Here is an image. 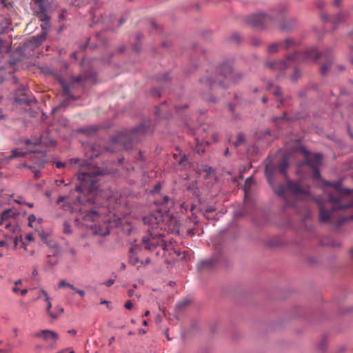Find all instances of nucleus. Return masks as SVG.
<instances>
[{"label": "nucleus", "mask_w": 353, "mask_h": 353, "mask_svg": "<svg viewBox=\"0 0 353 353\" xmlns=\"http://www.w3.org/2000/svg\"><path fill=\"white\" fill-rule=\"evenodd\" d=\"M19 215L18 211L14 208H9L4 210L0 216V225H4L6 229L15 233L18 230V226L13 225V221Z\"/></svg>", "instance_id": "obj_9"}, {"label": "nucleus", "mask_w": 353, "mask_h": 353, "mask_svg": "<svg viewBox=\"0 0 353 353\" xmlns=\"http://www.w3.org/2000/svg\"><path fill=\"white\" fill-rule=\"evenodd\" d=\"M39 236L42 240V241L44 243L46 241H47L49 237L51 236L50 234L48 232H46L43 230L39 232Z\"/></svg>", "instance_id": "obj_29"}, {"label": "nucleus", "mask_w": 353, "mask_h": 353, "mask_svg": "<svg viewBox=\"0 0 353 353\" xmlns=\"http://www.w3.org/2000/svg\"><path fill=\"white\" fill-rule=\"evenodd\" d=\"M296 46V43L291 39H287L284 41L283 46L285 50H289Z\"/></svg>", "instance_id": "obj_22"}, {"label": "nucleus", "mask_w": 353, "mask_h": 353, "mask_svg": "<svg viewBox=\"0 0 353 353\" xmlns=\"http://www.w3.org/2000/svg\"><path fill=\"white\" fill-rule=\"evenodd\" d=\"M252 183H253V178L252 176L248 177L245 181V188H244V192H245V197L248 196L249 192H250L249 188L252 185Z\"/></svg>", "instance_id": "obj_21"}, {"label": "nucleus", "mask_w": 353, "mask_h": 353, "mask_svg": "<svg viewBox=\"0 0 353 353\" xmlns=\"http://www.w3.org/2000/svg\"><path fill=\"white\" fill-rule=\"evenodd\" d=\"M214 263V261L212 259L203 261L199 263L198 268L201 270L204 269L205 268H211L212 267Z\"/></svg>", "instance_id": "obj_20"}, {"label": "nucleus", "mask_w": 353, "mask_h": 353, "mask_svg": "<svg viewBox=\"0 0 353 353\" xmlns=\"http://www.w3.org/2000/svg\"><path fill=\"white\" fill-rule=\"evenodd\" d=\"M70 162L72 164H77L80 162V159H71Z\"/></svg>", "instance_id": "obj_50"}, {"label": "nucleus", "mask_w": 353, "mask_h": 353, "mask_svg": "<svg viewBox=\"0 0 353 353\" xmlns=\"http://www.w3.org/2000/svg\"><path fill=\"white\" fill-rule=\"evenodd\" d=\"M36 220V217L34 214H30L29 216H28V221H29V225H31V224L35 221Z\"/></svg>", "instance_id": "obj_41"}, {"label": "nucleus", "mask_w": 353, "mask_h": 353, "mask_svg": "<svg viewBox=\"0 0 353 353\" xmlns=\"http://www.w3.org/2000/svg\"><path fill=\"white\" fill-rule=\"evenodd\" d=\"M216 72H219L218 81L212 79L214 69H211L210 71L207 70L206 74L199 81L202 88H206L208 92L215 91L219 88H225L232 82L235 83L241 77L240 74H234L233 73L232 65L230 63L223 64Z\"/></svg>", "instance_id": "obj_5"}, {"label": "nucleus", "mask_w": 353, "mask_h": 353, "mask_svg": "<svg viewBox=\"0 0 353 353\" xmlns=\"http://www.w3.org/2000/svg\"><path fill=\"white\" fill-rule=\"evenodd\" d=\"M245 141V137L242 134H238L237 141L233 143L235 147L239 146L240 144Z\"/></svg>", "instance_id": "obj_34"}, {"label": "nucleus", "mask_w": 353, "mask_h": 353, "mask_svg": "<svg viewBox=\"0 0 353 353\" xmlns=\"http://www.w3.org/2000/svg\"><path fill=\"white\" fill-rule=\"evenodd\" d=\"M205 99L207 101H211V102H214L215 101V99L214 98L210 97H208V96L205 97Z\"/></svg>", "instance_id": "obj_53"}, {"label": "nucleus", "mask_w": 353, "mask_h": 353, "mask_svg": "<svg viewBox=\"0 0 353 353\" xmlns=\"http://www.w3.org/2000/svg\"><path fill=\"white\" fill-rule=\"evenodd\" d=\"M161 188V186L160 184H157L154 188V190H153V192H158Z\"/></svg>", "instance_id": "obj_47"}, {"label": "nucleus", "mask_w": 353, "mask_h": 353, "mask_svg": "<svg viewBox=\"0 0 353 353\" xmlns=\"http://www.w3.org/2000/svg\"><path fill=\"white\" fill-rule=\"evenodd\" d=\"M161 234L150 233L142 239L141 246L145 250H152L154 248L161 247L165 250V244L163 240Z\"/></svg>", "instance_id": "obj_10"}, {"label": "nucleus", "mask_w": 353, "mask_h": 353, "mask_svg": "<svg viewBox=\"0 0 353 353\" xmlns=\"http://www.w3.org/2000/svg\"><path fill=\"white\" fill-rule=\"evenodd\" d=\"M51 307H52V304H51L50 301H48V303H47L46 311H47V312L50 314V316L52 318L57 319V315L56 314L50 312Z\"/></svg>", "instance_id": "obj_35"}, {"label": "nucleus", "mask_w": 353, "mask_h": 353, "mask_svg": "<svg viewBox=\"0 0 353 353\" xmlns=\"http://www.w3.org/2000/svg\"><path fill=\"white\" fill-rule=\"evenodd\" d=\"M321 19H322L323 21H328V20H329V17H328V15H327V14H325V13L322 14H321Z\"/></svg>", "instance_id": "obj_46"}, {"label": "nucleus", "mask_w": 353, "mask_h": 353, "mask_svg": "<svg viewBox=\"0 0 353 353\" xmlns=\"http://www.w3.org/2000/svg\"><path fill=\"white\" fill-rule=\"evenodd\" d=\"M159 205H165V208H169L173 205L172 201L168 196H164L162 201H157Z\"/></svg>", "instance_id": "obj_19"}, {"label": "nucleus", "mask_w": 353, "mask_h": 353, "mask_svg": "<svg viewBox=\"0 0 353 353\" xmlns=\"http://www.w3.org/2000/svg\"><path fill=\"white\" fill-rule=\"evenodd\" d=\"M12 291L14 293H17V292H20L21 290L17 287H14V288H13Z\"/></svg>", "instance_id": "obj_55"}, {"label": "nucleus", "mask_w": 353, "mask_h": 353, "mask_svg": "<svg viewBox=\"0 0 353 353\" xmlns=\"http://www.w3.org/2000/svg\"><path fill=\"white\" fill-rule=\"evenodd\" d=\"M16 101L19 103L30 104L33 100L30 98H28L27 97L23 96L22 97L17 98Z\"/></svg>", "instance_id": "obj_28"}, {"label": "nucleus", "mask_w": 353, "mask_h": 353, "mask_svg": "<svg viewBox=\"0 0 353 353\" xmlns=\"http://www.w3.org/2000/svg\"><path fill=\"white\" fill-rule=\"evenodd\" d=\"M114 341V337L112 336L111 337L110 339H109V343L111 344L112 343H113Z\"/></svg>", "instance_id": "obj_61"}, {"label": "nucleus", "mask_w": 353, "mask_h": 353, "mask_svg": "<svg viewBox=\"0 0 353 353\" xmlns=\"http://www.w3.org/2000/svg\"><path fill=\"white\" fill-rule=\"evenodd\" d=\"M81 296H84L85 295V292L83 290H78L76 288V290H74Z\"/></svg>", "instance_id": "obj_49"}, {"label": "nucleus", "mask_w": 353, "mask_h": 353, "mask_svg": "<svg viewBox=\"0 0 353 353\" xmlns=\"http://www.w3.org/2000/svg\"><path fill=\"white\" fill-rule=\"evenodd\" d=\"M265 176L274 193L285 200H287L288 193H290L294 197H305L307 196L306 191L299 182L290 181L286 185L280 184L275 186L272 181L273 171L270 165H267L265 168Z\"/></svg>", "instance_id": "obj_7"}, {"label": "nucleus", "mask_w": 353, "mask_h": 353, "mask_svg": "<svg viewBox=\"0 0 353 353\" xmlns=\"http://www.w3.org/2000/svg\"><path fill=\"white\" fill-rule=\"evenodd\" d=\"M301 77V73L299 70L297 68L294 69V73L291 77V80L293 81H296Z\"/></svg>", "instance_id": "obj_31"}, {"label": "nucleus", "mask_w": 353, "mask_h": 353, "mask_svg": "<svg viewBox=\"0 0 353 353\" xmlns=\"http://www.w3.org/2000/svg\"><path fill=\"white\" fill-rule=\"evenodd\" d=\"M6 118V116L3 114L2 111L0 110V119H3Z\"/></svg>", "instance_id": "obj_58"}, {"label": "nucleus", "mask_w": 353, "mask_h": 353, "mask_svg": "<svg viewBox=\"0 0 353 353\" xmlns=\"http://www.w3.org/2000/svg\"><path fill=\"white\" fill-rule=\"evenodd\" d=\"M268 99L266 97H263L262 98V101L264 103H266L268 102Z\"/></svg>", "instance_id": "obj_59"}, {"label": "nucleus", "mask_w": 353, "mask_h": 353, "mask_svg": "<svg viewBox=\"0 0 353 353\" xmlns=\"http://www.w3.org/2000/svg\"><path fill=\"white\" fill-rule=\"evenodd\" d=\"M144 224L152 226L153 229L163 228V223L168 221V216L163 214L161 210H156L143 218Z\"/></svg>", "instance_id": "obj_11"}, {"label": "nucleus", "mask_w": 353, "mask_h": 353, "mask_svg": "<svg viewBox=\"0 0 353 353\" xmlns=\"http://www.w3.org/2000/svg\"><path fill=\"white\" fill-rule=\"evenodd\" d=\"M325 3L323 1H319L316 3V6L319 8H321L324 6Z\"/></svg>", "instance_id": "obj_48"}, {"label": "nucleus", "mask_w": 353, "mask_h": 353, "mask_svg": "<svg viewBox=\"0 0 353 353\" xmlns=\"http://www.w3.org/2000/svg\"><path fill=\"white\" fill-rule=\"evenodd\" d=\"M85 155L89 159H93L97 157L101 153V149L98 145H85Z\"/></svg>", "instance_id": "obj_12"}, {"label": "nucleus", "mask_w": 353, "mask_h": 353, "mask_svg": "<svg viewBox=\"0 0 353 353\" xmlns=\"http://www.w3.org/2000/svg\"><path fill=\"white\" fill-rule=\"evenodd\" d=\"M20 292H21V295L24 296L28 293V290L23 289V290H21Z\"/></svg>", "instance_id": "obj_54"}, {"label": "nucleus", "mask_w": 353, "mask_h": 353, "mask_svg": "<svg viewBox=\"0 0 353 353\" xmlns=\"http://www.w3.org/2000/svg\"><path fill=\"white\" fill-rule=\"evenodd\" d=\"M21 283H22V282H21V280H20V279H19V280H17V281H16L14 282V284H15L16 285H21Z\"/></svg>", "instance_id": "obj_60"}, {"label": "nucleus", "mask_w": 353, "mask_h": 353, "mask_svg": "<svg viewBox=\"0 0 353 353\" xmlns=\"http://www.w3.org/2000/svg\"><path fill=\"white\" fill-rule=\"evenodd\" d=\"M150 125V121H147L141 123L137 128L132 129L131 131L127 130L121 131L112 139V143L114 148L110 150L109 148H107V150L114 152L121 150V148L125 150L132 148L133 143L141 140L145 132L149 129Z\"/></svg>", "instance_id": "obj_6"}, {"label": "nucleus", "mask_w": 353, "mask_h": 353, "mask_svg": "<svg viewBox=\"0 0 353 353\" xmlns=\"http://www.w3.org/2000/svg\"><path fill=\"white\" fill-rule=\"evenodd\" d=\"M6 245V242L4 241H0V247H3Z\"/></svg>", "instance_id": "obj_62"}, {"label": "nucleus", "mask_w": 353, "mask_h": 353, "mask_svg": "<svg viewBox=\"0 0 353 353\" xmlns=\"http://www.w3.org/2000/svg\"><path fill=\"white\" fill-rule=\"evenodd\" d=\"M139 333L140 334H143L145 333V331L143 329H141V330H139Z\"/></svg>", "instance_id": "obj_63"}, {"label": "nucleus", "mask_w": 353, "mask_h": 353, "mask_svg": "<svg viewBox=\"0 0 353 353\" xmlns=\"http://www.w3.org/2000/svg\"><path fill=\"white\" fill-rule=\"evenodd\" d=\"M279 47V46L278 43H272L269 46L268 52L270 53H276L278 52Z\"/></svg>", "instance_id": "obj_33"}, {"label": "nucleus", "mask_w": 353, "mask_h": 353, "mask_svg": "<svg viewBox=\"0 0 353 353\" xmlns=\"http://www.w3.org/2000/svg\"><path fill=\"white\" fill-rule=\"evenodd\" d=\"M47 245V246L52 249L53 252L54 256H58L61 253V248L59 245V243L52 237H49V239L44 242Z\"/></svg>", "instance_id": "obj_16"}, {"label": "nucleus", "mask_w": 353, "mask_h": 353, "mask_svg": "<svg viewBox=\"0 0 353 353\" xmlns=\"http://www.w3.org/2000/svg\"><path fill=\"white\" fill-rule=\"evenodd\" d=\"M57 256H54L53 254H48L46 256V263L50 265L54 266L58 263V260L56 259Z\"/></svg>", "instance_id": "obj_26"}, {"label": "nucleus", "mask_w": 353, "mask_h": 353, "mask_svg": "<svg viewBox=\"0 0 353 353\" xmlns=\"http://www.w3.org/2000/svg\"><path fill=\"white\" fill-rule=\"evenodd\" d=\"M22 167L23 168H26L30 170L34 173L35 179H38V178L40 177V176H41L40 171L36 170L34 167L28 165L26 164H22L21 165L19 166V168H22Z\"/></svg>", "instance_id": "obj_25"}, {"label": "nucleus", "mask_w": 353, "mask_h": 353, "mask_svg": "<svg viewBox=\"0 0 353 353\" xmlns=\"http://www.w3.org/2000/svg\"><path fill=\"white\" fill-rule=\"evenodd\" d=\"M125 307L127 309V310H131L132 307H133V303H132L131 301H128L125 303Z\"/></svg>", "instance_id": "obj_40"}, {"label": "nucleus", "mask_w": 353, "mask_h": 353, "mask_svg": "<svg viewBox=\"0 0 353 353\" xmlns=\"http://www.w3.org/2000/svg\"><path fill=\"white\" fill-rule=\"evenodd\" d=\"M133 252L134 249L132 248L130 250L129 261L132 265L136 266L137 269H139L141 267L145 266L150 263V260L149 259H147L145 261L139 260L138 256L134 254Z\"/></svg>", "instance_id": "obj_14"}, {"label": "nucleus", "mask_w": 353, "mask_h": 353, "mask_svg": "<svg viewBox=\"0 0 353 353\" xmlns=\"http://www.w3.org/2000/svg\"><path fill=\"white\" fill-rule=\"evenodd\" d=\"M272 88H273V90L272 91V94L275 96H279L281 94V90L280 88L279 87H273V85L270 83V85L268 87V90H272Z\"/></svg>", "instance_id": "obj_30"}, {"label": "nucleus", "mask_w": 353, "mask_h": 353, "mask_svg": "<svg viewBox=\"0 0 353 353\" xmlns=\"http://www.w3.org/2000/svg\"><path fill=\"white\" fill-rule=\"evenodd\" d=\"M14 245H15V246H16V245H17L18 242H19V239H18V237H16V238L14 239Z\"/></svg>", "instance_id": "obj_64"}, {"label": "nucleus", "mask_w": 353, "mask_h": 353, "mask_svg": "<svg viewBox=\"0 0 353 353\" xmlns=\"http://www.w3.org/2000/svg\"><path fill=\"white\" fill-rule=\"evenodd\" d=\"M65 165V163H62V162H57L56 163V166L57 168H63Z\"/></svg>", "instance_id": "obj_52"}, {"label": "nucleus", "mask_w": 353, "mask_h": 353, "mask_svg": "<svg viewBox=\"0 0 353 353\" xmlns=\"http://www.w3.org/2000/svg\"><path fill=\"white\" fill-rule=\"evenodd\" d=\"M66 198L65 196H59V198L57 200V203L59 204L62 202H64Z\"/></svg>", "instance_id": "obj_51"}, {"label": "nucleus", "mask_w": 353, "mask_h": 353, "mask_svg": "<svg viewBox=\"0 0 353 353\" xmlns=\"http://www.w3.org/2000/svg\"><path fill=\"white\" fill-rule=\"evenodd\" d=\"M322 57H325L326 61L322 65L321 72L325 74L332 63V57L327 53H320L315 48H310L303 53L296 52L287 57L285 61H268L264 63L265 68L274 72H279L281 74L294 62L313 61H316Z\"/></svg>", "instance_id": "obj_3"}, {"label": "nucleus", "mask_w": 353, "mask_h": 353, "mask_svg": "<svg viewBox=\"0 0 353 353\" xmlns=\"http://www.w3.org/2000/svg\"><path fill=\"white\" fill-rule=\"evenodd\" d=\"M323 154L318 153L312 157H308L306 159V163L312 168H318L323 160Z\"/></svg>", "instance_id": "obj_15"}, {"label": "nucleus", "mask_w": 353, "mask_h": 353, "mask_svg": "<svg viewBox=\"0 0 353 353\" xmlns=\"http://www.w3.org/2000/svg\"><path fill=\"white\" fill-rule=\"evenodd\" d=\"M34 336L43 338L45 341L52 340L56 341L58 339L57 334L55 332L49 330H43L35 333Z\"/></svg>", "instance_id": "obj_13"}, {"label": "nucleus", "mask_w": 353, "mask_h": 353, "mask_svg": "<svg viewBox=\"0 0 353 353\" xmlns=\"http://www.w3.org/2000/svg\"><path fill=\"white\" fill-rule=\"evenodd\" d=\"M41 294H42L45 296V301H46L47 303H48V301H50V297L48 296V293H47V292L46 290H41Z\"/></svg>", "instance_id": "obj_39"}, {"label": "nucleus", "mask_w": 353, "mask_h": 353, "mask_svg": "<svg viewBox=\"0 0 353 353\" xmlns=\"http://www.w3.org/2000/svg\"><path fill=\"white\" fill-rule=\"evenodd\" d=\"M68 333L71 334L72 335H74V334H76L77 331L75 330H70L68 331Z\"/></svg>", "instance_id": "obj_57"}, {"label": "nucleus", "mask_w": 353, "mask_h": 353, "mask_svg": "<svg viewBox=\"0 0 353 353\" xmlns=\"http://www.w3.org/2000/svg\"><path fill=\"white\" fill-rule=\"evenodd\" d=\"M345 20V16L343 14H338L333 17L331 19L332 23L336 27L338 24L342 23Z\"/></svg>", "instance_id": "obj_18"}, {"label": "nucleus", "mask_w": 353, "mask_h": 353, "mask_svg": "<svg viewBox=\"0 0 353 353\" xmlns=\"http://www.w3.org/2000/svg\"><path fill=\"white\" fill-rule=\"evenodd\" d=\"M72 4L76 7H80L83 5V0H72Z\"/></svg>", "instance_id": "obj_37"}, {"label": "nucleus", "mask_w": 353, "mask_h": 353, "mask_svg": "<svg viewBox=\"0 0 353 353\" xmlns=\"http://www.w3.org/2000/svg\"><path fill=\"white\" fill-rule=\"evenodd\" d=\"M26 152L19 150L18 149L13 150L12 154L8 157V159H12L14 158L23 157Z\"/></svg>", "instance_id": "obj_23"}, {"label": "nucleus", "mask_w": 353, "mask_h": 353, "mask_svg": "<svg viewBox=\"0 0 353 353\" xmlns=\"http://www.w3.org/2000/svg\"><path fill=\"white\" fill-rule=\"evenodd\" d=\"M114 283V279H108L104 284L108 286V287H110L112 285H113Z\"/></svg>", "instance_id": "obj_43"}, {"label": "nucleus", "mask_w": 353, "mask_h": 353, "mask_svg": "<svg viewBox=\"0 0 353 353\" xmlns=\"http://www.w3.org/2000/svg\"><path fill=\"white\" fill-rule=\"evenodd\" d=\"M137 159L140 160L141 161H143L144 160V156L141 151L139 152Z\"/></svg>", "instance_id": "obj_45"}, {"label": "nucleus", "mask_w": 353, "mask_h": 353, "mask_svg": "<svg viewBox=\"0 0 353 353\" xmlns=\"http://www.w3.org/2000/svg\"><path fill=\"white\" fill-rule=\"evenodd\" d=\"M106 173L105 170L90 164L81 165L77 174L76 190L79 196L73 202L68 199L62 206L63 210L78 214V219L85 221H96L99 212L89 207L98 203L99 181L100 177Z\"/></svg>", "instance_id": "obj_1"}, {"label": "nucleus", "mask_w": 353, "mask_h": 353, "mask_svg": "<svg viewBox=\"0 0 353 353\" xmlns=\"http://www.w3.org/2000/svg\"><path fill=\"white\" fill-rule=\"evenodd\" d=\"M320 172L318 170V168H313L312 176L314 179H319L320 177Z\"/></svg>", "instance_id": "obj_38"}, {"label": "nucleus", "mask_w": 353, "mask_h": 353, "mask_svg": "<svg viewBox=\"0 0 353 353\" xmlns=\"http://www.w3.org/2000/svg\"><path fill=\"white\" fill-rule=\"evenodd\" d=\"M326 185L333 187L336 192L334 194H326V201L324 203L321 199L317 200L319 205L320 220L323 222L330 221L332 212L353 207V194L349 189H341V181L334 183L327 181ZM350 219L353 220V215L350 216Z\"/></svg>", "instance_id": "obj_2"}, {"label": "nucleus", "mask_w": 353, "mask_h": 353, "mask_svg": "<svg viewBox=\"0 0 353 353\" xmlns=\"http://www.w3.org/2000/svg\"><path fill=\"white\" fill-rule=\"evenodd\" d=\"M26 240L28 241L29 242H32L34 241V239L33 238V236L32 234H28L26 236Z\"/></svg>", "instance_id": "obj_44"}, {"label": "nucleus", "mask_w": 353, "mask_h": 353, "mask_svg": "<svg viewBox=\"0 0 353 353\" xmlns=\"http://www.w3.org/2000/svg\"><path fill=\"white\" fill-rule=\"evenodd\" d=\"M288 166H289L288 161L285 157H284L283 159V160L281 161V162L279 163V172L283 175L285 176L287 174V170L288 168Z\"/></svg>", "instance_id": "obj_17"}, {"label": "nucleus", "mask_w": 353, "mask_h": 353, "mask_svg": "<svg viewBox=\"0 0 353 353\" xmlns=\"http://www.w3.org/2000/svg\"><path fill=\"white\" fill-rule=\"evenodd\" d=\"M169 221L170 222V226L172 227L171 228V230H176L177 226H178V221H177V220L175 218H170Z\"/></svg>", "instance_id": "obj_36"}, {"label": "nucleus", "mask_w": 353, "mask_h": 353, "mask_svg": "<svg viewBox=\"0 0 353 353\" xmlns=\"http://www.w3.org/2000/svg\"><path fill=\"white\" fill-rule=\"evenodd\" d=\"M341 4V1L340 0H334V5L336 6H339Z\"/></svg>", "instance_id": "obj_56"}, {"label": "nucleus", "mask_w": 353, "mask_h": 353, "mask_svg": "<svg viewBox=\"0 0 353 353\" xmlns=\"http://www.w3.org/2000/svg\"><path fill=\"white\" fill-rule=\"evenodd\" d=\"M58 285L59 288L68 287L72 290H76V288L73 285L69 283L67 281L64 279L61 280Z\"/></svg>", "instance_id": "obj_27"}, {"label": "nucleus", "mask_w": 353, "mask_h": 353, "mask_svg": "<svg viewBox=\"0 0 353 353\" xmlns=\"http://www.w3.org/2000/svg\"><path fill=\"white\" fill-rule=\"evenodd\" d=\"M68 252L72 256H75L77 255V250L73 248H71L70 249H68Z\"/></svg>", "instance_id": "obj_42"}, {"label": "nucleus", "mask_w": 353, "mask_h": 353, "mask_svg": "<svg viewBox=\"0 0 353 353\" xmlns=\"http://www.w3.org/2000/svg\"><path fill=\"white\" fill-rule=\"evenodd\" d=\"M63 232L65 234H72L71 226L68 222L64 223Z\"/></svg>", "instance_id": "obj_32"}, {"label": "nucleus", "mask_w": 353, "mask_h": 353, "mask_svg": "<svg viewBox=\"0 0 353 353\" xmlns=\"http://www.w3.org/2000/svg\"><path fill=\"white\" fill-rule=\"evenodd\" d=\"M37 16L39 19V20L41 21L43 23L41 25V26L43 31L41 32V34L37 35L36 37H32L30 39V42L35 46H39L41 43H43V41L46 40L48 30L50 27V17L43 6H39V10L37 12Z\"/></svg>", "instance_id": "obj_8"}, {"label": "nucleus", "mask_w": 353, "mask_h": 353, "mask_svg": "<svg viewBox=\"0 0 353 353\" xmlns=\"http://www.w3.org/2000/svg\"><path fill=\"white\" fill-rule=\"evenodd\" d=\"M62 87H63V91L64 96H65L66 98H68V99H71L74 100L75 98L71 94L69 87L63 83H62Z\"/></svg>", "instance_id": "obj_24"}, {"label": "nucleus", "mask_w": 353, "mask_h": 353, "mask_svg": "<svg viewBox=\"0 0 353 353\" xmlns=\"http://www.w3.org/2000/svg\"><path fill=\"white\" fill-rule=\"evenodd\" d=\"M288 10V6L282 5L277 8L275 12L270 14L264 12L254 13L247 19V23L258 28H265L275 24L280 30L289 31L296 26V21L294 18L280 21V18L287 13Z\"/></svg>", "instance_id": "obj_4"}]
</instances>
